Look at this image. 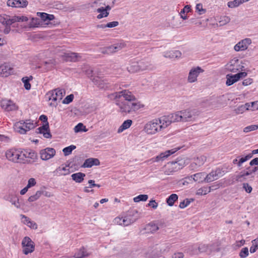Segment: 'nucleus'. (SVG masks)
Masks as SVG:
<instances>
[{"instance_id": "obj_60", "label": "nucleus", "mask_w": 258, "mask_h": 258, "mask_svg": "<svg viewBox=\"0 0 258 258\" xmlns=\"http://www.w3.org/2000/svg\"><path fill=\"white\" fill-rule=\"evenodd\" d=\"M243 188L244 189L246 192L247 193H250L252 191V187L249 185L247 183H243Z\"/></svg>"}, {"instance_id": "obj_4", "label": "nucleus", "mask_w": 258, "mask_h": 258, "mask_svg": "<svg viewBox=\"0 0 258 258\" xmlns=\"http://www.w3.org/2000/svg\"><path fill=\"white\" fill-rule=\"evenodd\" d=\"M22 150L17 149H11L6 153L7 158L13 162L19 163L22 159Z\"/></svg>"}, {"instance_id": "obj_21", "label": "nucleus", "mask_w": 258, "mask_h": 258, "mask_svg": "<svg viewBox=\"0 0 258 258\" xmlns=\"http://www.w3.org/2000/svg\"><path fill=\"white\" fill-rule=\"evenodd\" d=\"M70 173V170L67 166H59L54 171L53 174L56 176L67 175Z\"/></svg>"}, {"instance_id": "obj_20", "label": "nucleus", "mask_w": 258, "mask_h": 258, "mask_svg": "<svg viewBox=\"0 0 258 258\" xmlns=\"http://www.w3.org/2000/svg\"><path fill=\"white\" fill-rule=\"evenodd\" d=\"M127 215L131 219H134V222L144 216L142 212H140L136 209H133L128 211Z\"/></svg>"}, {"instance_id": "obj_6", "label": "nucleus", "mask_w": 258, "mask_h": 258, "mask_svg": "<svg viewBox=\"0 0 258 258\" xmlns=\"http://www.w3.org/2000/svg\"><path fill=\"white\" fill-rule=\"evenodd\" d=\"M65 94V91L62 89L58 88L53 90L51 91H49L47 95L48 96L49 100H51L53 102H59L62 98V97ZM57 104V102L55 105Z\"/></svg>"}, {"instance_id": "obj_18", "label": "nucleus", "mask_w": 258, "mask_h": 258, "mask_svg": "<svg viewBox=\"0 0 258 258\" xmlns=\"http://www.w3.org/2000/svg\"><path fill=\"white\" fill-rule=\"evenodd\" d=\"M22 158H30L33 160H35L37 159V154L36 153L31 149H26L22 150Z\"/></svg>"}, {"instance_id": "obj_27", "label": "nucleus", "mask_w": 258, "mask_h": 258, "mask_svg": "<svg viewBox=\"0 0 258 258\" xmlns=\"http://www.w3.org/2000/svg\"><path fill=\"white\" fill-rule=\"evenodd\" d=\"M38 16H39L42 21L45 22L51 21L54 19L55 17L53 15L48 14L43 12H38L37 13Z\"/></svg>"}, {"instance_id": "obj_54", "label": "nucleus", "mask_w": 258, "mask_h": 258, "mask_svg": "<svg viewBox=\"0 0 258 258\" xmlns=\"http://www.w3.org/2000/svg\"><path fill=\"white\" fill-rule=\"evenodd\" d=\"M39 25V20L38 18H32L31 22L29 24L30 27H37Z\"/></svg>"}, {"instance_id": "obj_49", "label": "nucleus", "mask_w": 258, "mask_h": 258, "mask_svg": "<svg viewBox=\"0 0 258 258\" xmlns=\"http://www.w3.org/2000/svg\"><path fill=\"white\" fill-rule=\"evenodd\" d=\"M248 249L247 247H245L241 249L239 252V256L241 258H245L248 256Z\"/></svg>"}, {"instance_id": "obj_62", "label": "nucleus", "mask_w": 258, "mask_h": 258, "mask_svg": "<svg viewBox=\"0 0 258 258\" xmlns=\"http://www.w3.org/2000/svg\"><path fill=\"white\" fill-rule=\"evenodd\" d=\"M36 184L35 179L33 178H31L28 180V184L27 185V188H30L35 185Z\"/></svg>"}, {"instance_id": "obj_24", "label": "nucleus", "mask_w": 258, "mask_h": 258, "mask_svg": "<svg viewBox=\"0 0 258 258\" xmlns=\"http://www.w3.org/2000/svg\"><path fill=\"white\" fill-rule=\"evenodd\" d=\"M65 59L67 61H76L81 57L78 53L75 52H68L64 54Z\"/></svg>"}, {"instance_id": "obj_2", "label": "nucleus", "mask_w": 258, "mask_h": 258, "mask_svg": "<svg viewBox=\"0 0 258 258\" xmlns=\"http://www.w3.org/2000/svg\"><path fill=\"white\" fill-rule=\"evenodd\" d=\"M171 124L168 115L154 119L148 123L145 126L144 130L148 134L153 135L166 128Z\"/></svg>"}, {"instance_id": "obj_43", "label": "nucleus", "mask_w": 258, "mask_h": 258, "mask_svg": "<svg viewBox=\"0 0 258 258\" xmlns=\"http://www.w3.org/2000/svg\"><path fill=\"white\" fill-rule=\"evenodd\" d=\"M88 131L86 129V126L84 125L82 123H79L74 128V131L75 133H79L80 132H86Z\"/></svg>"}, {"instance_id": "obj_34", "label": "nucleus", "mask_w": 258, "mask_h": 258, "mask_svg": "<svg viewBox=\"0 0 258 258\" xmlns=\"http://www.w3.org/2000/svg\"><path fill=\"white\" fill-rule=\"evenodd\" d=\"M249 103H246L244 105H241L235 109V112L236 114H241L246 110H249Z\"/></svg>"}, {"instance_id": "obj_53", "label": "nucleus", "mask_w": 258, "mask_h": 258, "mask_svg": "<svg viewBox=\"0 0 258 258\" xmlns=\"http://www.w3.org/2000/svg\"><path fill=\"white\" fill-rule=\"evenodd\" d=\"M258 129V125H251L244 128L243 132L244 133H248L250 131H255Z\"/></svg>"}, {"instance_id": "obj_37", "label": "nucleus", "mask_w": 258, "mask_h": 258, "mask_svg": "<svg viewBox=\"0 0 258 258\" xmlns=\"http://www.w3.org/2000/svg\"><path fill=\"white\" fill-rule=\"evenodd\" d=\"M125 44L122 40L117 41L116 42L114 41V52L118 51L124 47Z\"/></svg>"}, {"instance_id": "obj_28", "label": "nucleus", "mask_w": 258, "mask_h": 258, "mask_svg": "<svg viewBox=\"0 0 258 258\" xmlns=\"http://www.w3.org/2000/svg\"><path fill=\"white\" fill-rule=\"evenodd\" d=\"M181 53L178 50H172L166 52L164 54V56L170 58H178L181 56Z\"/></svg>"}, {"instance_id": "obj_58", "label": "nucleus", "mask_w": 258, "mask_h": 258, "mask_svg": "<svg viewBox=\"0 0 258 258\" xmlns=\"http://www.w3.org/2000/svg\"><path fill=\"white\" fill-rule=\"evenodd\" d=\"M199 250L200 252H207L209 253L210 250H209V247L207 245H201L199 247Z\"/></svg>"}, {"instance_id": "obj_52", "label": "nucleus", "mask_w": 258, "mask_h": 258, "mask_svg": "<svg viewBox=\"0 0 258 258\" xmlns=\"http://www.w3.org/2000/svg\"><path fill=\"white\" fill-rule=\"evenodd\" d=\"M240 1L241 0H234L233 1L229 2L228 3V6L231 8L238 7L241 4Z\"/></svg>"}, {"instance_id": "obj_55", "label": "nucleus", "mask_w": 258, "mask_h": 258, "mask_svg": "<svg viewBox=\"0 0 258 258\" xmlns=\"http://www.w3.org/2000/svg\"><path fill=\"white\" fill-rule=\"evenodd\" d=\"M74 99V95L70 94L66 96V97L62 101V103L68 104L72 102Z\"/></svg>"}, {"instance_id": "obj_15", "label": "nucleus", "mask_w": 258, "mask_h": 258, "mask_svg": "<svg viewBox=\"0 0 258 258\" xmlns=\"http://www.w3.org/2000/svg\"><path fill=\"white\" fill-rule=\"evenodd\" d=\"M28 2L26 0H8L7 5L14 8H24L28 5Z\"/></svg>"}, {"instance_id": "obj_45", "label": "nucleus", "mask_w": 258, "mask_h": 258, "mask_svg": "<svg viewBox=\"0 0 258 258\" xmlns=\"http://www.w3.org/2000/svg\"><path fill=\"white\" fill-rule=\"evenodd\" d=\"M76 147L75 145H71L63 149L62 151L65 156H68L71 154L73 150L75 149Z\"/></svg>"}, {"instance_id": "obj_11", "label": "nucleus", "mask_w": 258, "mask_h": 258, "mask_svg": "<svg viewBox=\"0 0 258 258\" xmlns=\"http://www.w3.org/2000/svg\"><path fill=\"white\" fill-rule=\"evenodd\" d=\"M0 104L1 107L7 111H13L17 109L16 104L10 100H2Z\"/></svg>"}, {"instance_id": "obj_48", "label": "nucleus", "mask_w": 258, "mask_h": 258, "mask_svg": "<svg viewBox=\"0 0 258 258\" xmlns=\"http://www.w3.org/2000/svg\"><path fill=\"white\" fill-rule=\"evenodd\" d=\"M196 10L199 15L204 14L206 12V10L203 9L202 4L200 3L197 4L196 7Z\"/></svg>"}, {"instance_id": "obj_23", "label": "nucleus", "mask_w": 258, "mask_h": 258, "mask_svg": "<svg viewBox=\"0 0 258 258\" xmlns=\"http://www.w3.org/2000/svg\"><path fill=\"white\" fill-rule=\"evenodd\" d=\"M205 177L206 173L205 172H199L188 177V179L189 180L193 179L195 181L202 182L205 181Z\"/></svg>"}, {"instance_id": "obj_19", "label": "nucleus", "mask_w": 258, "mask_h": 258, "mask_svg": "<svg viewBox=\"0 0 258 258\" xmlns=\"http://www.w3.org/2000/svg\"><path fill=\"white\" fill-rule=\"evenodd\" d=\"M99 164L100 161L98 159L90 158L85 161L82 166L84 168H90L94 165L97 166Z\"/></svg>"}, {"instance_id": "obj_22", "label": "nucleus", "mask_w": 258, "mask_h": 258, "mask_svg": "<svg viewBox=\"0 0 258 258\" xmlns=\"http://www.w3.org/2000/svg\"><path fill=\"white\" fill-rule=\"evenodd\" d=\"M111 8L107 6L104 7H100L97 9L96 11L99 13V15H97V18L99 19H101L104 17H106L108 16L109 13L108 12V10H110Z\"/></svg>"}, {"instance_id": "obj_5", "label": "nucleus", "mask_w": 258, "mask_h": 258, "mask_svg": "<svg viewBox=\"0 0 258 258\" xmlns=\"http://www.w3.org/2000/svg\"><path fill=\"white\" fill-rule=\"evenodd\" d=\"M22 245L23 247V251L25 254H28L34 250V243L31 239L28 236H26L23 239Z\"/></svg>"}, {"instance_id": "obj_13", "label": "nucleus", "mask_w": 258, "mask_h": 258, "mask_svg": "<svg viewBox=\"0 0 258 258\" xmlns=\"http://www.w3.org/2000/svg\"><path fill=\"white\" fill-rule=\"evenodd\" d=\"M143 61L140 62L133 63L130 67L127 68L128 72L131 73H136L140 71H144L148 70L147 66H142Z\"/></svg>"}, {"instance_id": "obj_25", "label": "nucleus", "mask_w": 258, "mask_h": 258, "mask_svg": "<svg viewBox=\"0 0 258 258\" xmlns=\"http://www.w3.org/2000/svg\"><path fill=\"white\" fill-rule=\"evenodd\" d=\"M7 201H9L12 205H14L17 208H21V204L19 200L16 196H9L4 198Z\"/></svg>"}, {"instance_id": "obj_33", "label": "nucleus", "mask_w": 258, "mask_h": 258, "mask_svg": "<svg viewBox=\"0 0 258 258\" xmlns=\"http://www.w3.org/2000/svg\"><path fill=\"white\" fill-rule=\"evenodd\" d=\"M89 255V253L87 251V250L84 248L82 247L80 248L79 250H78L74 255L75 258H84L86 256H87Z\"/></svg>"}, {"instance_id": "obj_35", "label": "nucleus", "mask_w": 258, "mask_h": 258, "mask_svg": "<svg viewBox=\"0 0 258 258\" xmlns=\"http://www.w3.org/2000/svg\"><path fill=\"white\" fill-rule=\"evenodd\" d=\"M177 200L178 196L175 194H172L167 198L166 202L169 206H172Z\"/></svg>"}, {"instance_id": "obj_61", "label": "nucleus", "mask_w": 258, "mask_h": 258, "mask_svg": "<svg viewBox=\"0 0 258 258\" xmlns=\"http://www.w3.org/2000/svg\"><path fill=\"white\" fill-rule=\"evenodd\" d=\"M218 178L222 176L224 174V171L220 168H217L216 170L213 171Z\"/></svg>"}, {"instance_id": "obj_50", "label": "nucleus", "mask_w": 258, "mask_h": 258, "mask_svg": "<svg viewBox=\"0 0 258 258\" xmlns=\"http://www.w3.org/2000/svg\"><path fill=\"white\" fill-rule=\"evenodd\" d=\"M49 129V123L47 122L46 123H43V125L38 127L37 130H38V133L40 134H42V133L45 132V131H48Z\"/></svg>"}, {"instance_id": "obj_64", "label": "nucleus", "mask_w": 258, "mask_h": 258, "mask_svg": "<svg viewBox=\"0 0 258 258\" xmlns=\"http://www.w3.org/2000/svg\"><path fill=\"white\" fill-rule=\"evenodd\" d=\"M148 206L153 208L154 209H156L158 207V203L156 202L155 200H151L148 204Z\"/></svg>"}, {"instance_id": "obj_10", "label": "nucleus", "mask_w": 258, "mask_h": 258, "mask_svg": "<svg viewBox=\"0 0 258 258\" xmlns=\"http://www.w3.org/2000/svg\"><path fill=\"white\" fill-rule=\"evenodd\" d=\"M204 70L200 67L192 68L189 72L188 76V81L193 83L197 81V78L199 74L203 73Z\"/></svg>"}, {"instance_id": "obj_29", "label": "nucleus", "mask_w": 258, "mask_h": 258, "mask_svg": "<svg viewBox=\"0 0 258 258\" xmlns=\"http://www.w3.org/2000/svg\"><path fill=\"white\" fill-rule=\"evenodd\" d=\"M85 176L86 174L84 173L78 172L72 174L71 177L72 179L76 182L81 183L83 181Z\"/></svg>"}, {"instance_id": "obj_44", "label": "nucleus", "mask_w": 258, "mask_h": 258, "mask_svg": "<svg viewBox=\"0 0 258 258\" xmlns=\"http://www.w3.org/2000/svg\"><path fill=\"white\" fill-rule=\"evenodd\" d=\"M148 199V196L147 195H140L133 199L135 203H138L140 201L145 202Z\"/></svg>"}, {"instance_id": "obj_47", "label": "nucleus", "mask_w": 258, "mask_h": 258, "mask_svg": "<svg viewBox=\"0 0 258 258\" xmlns=\"http://www.w3.org/2000/svg\"><path fill=\"white\" fill-rule=\"evenodd\" d=\"M230 21V19L229 17L226 16H224L222 17H221L220 18V20L219 21V25L223 26L226 25V24L228 23Z\"/></svg>"}, {"instance_id": "obj_38", "label": "nucleus", "mask_w": 258, "mask_h": 258, "mask_svg": "<svg viewBox=\"0 0 258 258\" xmlns=\"http://www.w3.org/2000/svg\"><path fill=\"white\" fill-rule=\"evenodd\" d=\"M33 77L32 76L28 77H23L22 79V81L23 83H24V87L26 90H29L31 88V84H30L29 82L31 80H32Z\"/></svg>"}, {"instance_id": "obj_31", "label": "nucleus", "mask_w": 258, "mask_h": 258, "mask_svg": "<svg viewBox=\"0 0 258 258\" xmlns=\"http://www.w3.org/2000/svg\"><path fill=\"white\" fill-rule=\"evenodd\" d=\"M145 229L147 232L153 233L159 229L158 225L154 222H151L146 225Z\"/></svg>"}, {"instance_id": "obj_32", "label": "nucleus", "mask_w": 258, "mask_h": 258, "mask_svg": "<svg viewBox=\"0 0 258 258\" xmlns=\"http://www.w3.org/2000/svg\"><path fill=\"white\" fill-rule=\"evenodd\" d=\"M226 84L228 86L233 85L234 83L238 81L235 75L228 74L226 75Z\"/></svg>"}, {"instance_id": "obj_16", "label": "nucleus", "mask_w": 258, "mask_h": 258, "mask_svg": "<svg viewBox=\"0 0 258 258\" xmlns=\"http://www.w3.org/2000/svg\"><path fill=\"white\" fill-rule=\"evenodd\" d=\"M179 149V148H174L170 150L166 151L164 152L161 153L160 155L156 157L154 161L156 162L163 161L165 158L169 156L170 155L173 154V153L176 152Z\"/></svg>"}, {"instance_id": "obj_3", "label": "nucleus", "mask_w": 258, "mask_h": 258, "mask_svg": "<svg viewBox=\"0 0 258 258\" xmlns=\"http://www.w3.org/2000/svg\"><path fill=\"white\" fill-rule=\"evenodd\" d=\"M199 114L196 109H185L168 115L171 123L175 122H186L194 121Z\"/></svg>"}, {"instance_id": "obj_8", "label": "nucleus", "mask_w": 258, "mask_h": 258, "mask_svg": "<svg viewBox=\"0 0 258 258\" xmlns=\"http://www.w3.org/2000/svg\"><path fill=\"white\" fill-rule=\"evenodd\" d=\"M243 67L239 63L238 59H233L230 60L226 66V69L230 72L236 73L239 70H242Z\"/></svg>"}, {"instance_id": "obj_42", "label": "nucleus", "mask_w": 258, "mask_h": 258, "mask_svg": "<svg viewBox=\"0 0 258 258\" xmlns=\"http://www.w3.org/2000/svg\"><path fill=\"white\" fill-rule=\"evenodd\" d=\"M211 186H209L200 188L198 190L197 194L199 195H206L211 191Z\"/></svg>"}, {"instance_id": "obj_41", "label": "nucleus", "mask_w": 258, "mask_h": 258, "mask_svg": "<svg viewBox=\"0 0 258 258\" xmlns=\"http://www.w3.org/2000/svg\"><path fill=\"white\" fill-rule=\"evenodd\" d=\"M28 20V18L24 16H14L12 17V24L17 22H26Z\"/></svg>"}, {"instance_id": "obj_56", "label": "nucleus", "mask_w": 258, "mask_h": 258, "mask_svg": "<svg viewBox=\"0 0 258 258\" xmlns=\"http://www.w3.org/2000/svg\"><path fill=\"white\" fill-rule=\"evenodd\" d=\"M101 52L104 54H111L113 53V48L111 46L109 47L103 48L101 49Z\"/></svg>"}, {"instance_id": "obj_26", "label": "nucleus", "mask_w": 258, "mask_h": 258, "mask_svg": "<svg viewBox=\"0 0 258 258\" xmlns=\"http://www.w3.org/2000/svg\"><path fill=\"white\" fill-rule=\"evenodd\" d=\"M0 23L5 26H11L12 25V17L9 15H4L0 16Z\"/></svg>"}, {"instance_id": "obj_12", "label": "nucleus", "mask_w": 258, "mask_h": 258, "mask_svg": "<svg viewBox=\"0 0 258 258\" xmlns=\"http://www.w3.org/2000/svg\"><path fill=\"white\" fill-rule=\"evenodd\" d=\"M114 223H116L119 225L127 226L134 223V220L131 219L126 215L123 217H116L114 219Z\"/></svg>"}, {"instance_id": "obj_46", "label": "nucleus", "mask_w": 258, "mask_h": 258, "mask_svg": "<svg viewBox=\"0 0 258 258\" xmlns=\"http://www.w3.org/2000/svg\"><path fill=\"white\" fill-rule=\"evenodd\" d=\"M91 80L94 85H97L98 87L100 88H103L104 87L103 85L101 82V80L98 77H93L92 78H91Z\"/></svg>"}, {"instance_id": "obj_36", "label": "nucleus", "mask_w": 258, "mask_h": 258, "mask_svg": "<svg viewBox=\"0 0 258 258\" xmlns=\"http://www.w3.org/2000/svg\"><path fill=\"white\" fill-rule=\"evenodd\" d=\"M207 158L205 156H201L197 157L195 160L194 164L198 167L202 166L206 162Z\"/></svg>"}, {"instance_id": "obj_57", "label": "nucleus", "mask_w": 258, "mask_h": 258, "mask_svg": "<svg viewBox=\"0 0 258 258\" xmlns=\"http://www.w3.org/2000/svg\"><path fill=\"white\" fill-rule=\"evenodd\" d=\"M190 203V201L189 199H186L183 201L180 202L179 207L181 209H183L186 207Z\"/></svg>"}, {"instance_id": "obj_40", "label": "nucleus", "mask_w": 258, "mask_h": 258, "mask_svg": "<svg viewBox=\"0 0 258 258\" xmlns=\"http://www.w3.org/2000/svg\"><path fill=\"white\" fill-rule=\"evenodd\" d=\"M190 6L189 5H186L184 7V8L181 10L180 12L179 13L180 17L183 20H186L187 19V17L184 14H186V13H188L190 11Z\"/></svg>"}, {"instance_id": "obj_30", "label": "nucleus", "mask_w": 258, "mask_h": 258, "mask_svg": "<svg viewBox=\"0 0 258 258\" xmlns=\"http://www.w3.org/2000/svg\"><path fill=\"white\" fill-rule=\"evenodd\" d=\"M133 121L131 119H127L123 121L117 130L118 133H121L123 131L128 129L132 124Z\"/></svg>"}, {"instance_id": "obj_9", "label": "nucleus", "mask_w": 258, "mask_h": 258, "mask_svg": "<svg viewBox=\"0 0 258 258\" xmlns=\"http://www.w3.org/2000/svg\"><path fill=\"white\" fill-rule=\"evenodd\" d=\"M55 154V150L52 148H46L40 151V158L43 160H47Z\"/></svg>"}, {"instance_id": "obj_7", "label": "nucleus", "mask_w": 258, "mask_h": 258, "mask_svg": "<svg viewBox=\"0 0 258 258\" xmlns=\"http://www.w3.org/2000/svg\"><path fill=\"white\" fill-rule=\"evenodd\" d=\"M19 123L20 124L18 126L19 129V132L21 134H25L28 131L34 128L35 127V124L33 123V121L31 120H26L25 121L23 120L20 121Z\"/></svg>"}, {"instance_id": "obj_17", "label": "nucleus", "mask_w": 258, "mask_h": 258, "mask_svg": "<svg viewBox=\"0 0 258 258\" xmlns=\"http://www.w3.org/2000/svg\"><path fill=\"white\" fill-rule=\"evenodd\" d=\"M13 72V68L9 64H4L0 66V74L2 77H7Z\"/></svg>"}, {"instance_id": "obj_59", "label": "nucleus", "mask_w": 258, "mask_h": 258, "mask_svg": "<svg viewBox=\"0 0 258 258\" xmlns=\"http://www.w3.org/2000/svg\"><path fill=\"white\" fill-rule=\"evenodd\" d=\"M249 110L252 111L258 110V103L257 102H252L249 103Z\"/></svg>"}, {"instance_id": "obj_39", "label": "nucleus", "mask_w": 258, "mask_h": 258, "mask_svg": "<svg viewBox=\"0 0 258 258\" xmlns=\"http://www.w3.org/2000/svg\"><path fill=\"white\" fill-rule=\"evenodd\" d=\"M218 177L216 175V173L213 171H211L209 174L206 175L205 182H211L213 181L217 180Z\"/></svg>"}, {"instance_id": "obj_51", "label": "nucleus", "mask_w": 258, "mask_h": 258, "mask_svg": "<svg viewBox=\"0 0 258 258\" xmlns=\"http://www.w3.org/2000/svg\"><path fill=\"white\" fill-rule=\"evenodd\" d=\"M40 196V190H38L35 195L31 196L29 198L28 201L30 202H34L38 199Z\"/></svg>"}, {"instance_id": "obj_1", "label": "nucleus", "mask_w": 258, "mask_h": 258, "mask_svg": "<svg viewBox=\"0 0 258 258\" xmlns=\"http://www.w3.org/2000/svg\"><path fill=\"white\" fill-rule=\"evenodd\" d=\"M114 103L118 107V111L121 113H131L136 112L144 105L139 102L135 101V97L132 93L126 90L118 91V89L114 87Z\"/></svg>"}, {"instance_id": "obj_14", "label": "nucleus", "mask_w": 258, "mask_h": 258, "mask_svg": "<svg viewBox=\"0 0 258 258\" xmlns=\"http://www.w3.org/2000/svg\"><path fill=\"white\" fill-rule=\"evenodd\" d=\"M251 43L249 38H245L242 40L234 46V49L236 51L244 50L247 48L248 46Z\"/></svg>"}, {"instance_id": "obj_63", "label": "nucleus", "mask_w": 258, "mask_h": 258, "mask_svg": "<svg viewBox=\"0 0 258 258\" xmlns=\"http://www.w3.org/2000/svg\"><path fill=\"white\" fill-rule=\"evenodd\" d=\"M21 217H22L23 222L28 226L31 221V219L24 215H21Z\"/></svg>"}]
</instances>
